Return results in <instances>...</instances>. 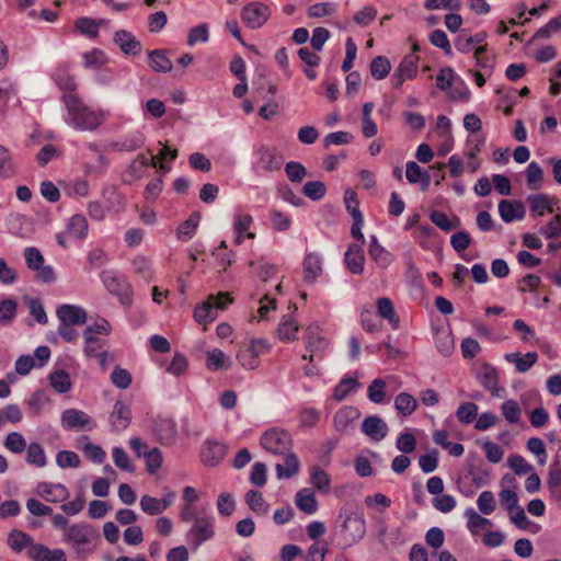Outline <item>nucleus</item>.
<instances>
[{
    "label": "nucleus",
    "mask_w": 561,
    "mask_h": 561,
    "mask_svg": "<svg viewBox=\"0 0 561 561\" xmlns=\"http://www.w3.org/2000/svg\"><path fill=\"white\" fill-rule=\"evenodd\" d=\"M62 102L68 114L67 122L79 130H94L104 121L103 113L91 110L76 94H64Z\"/></svg>",
    "instance_id": "f257e3e1"
},
{
    "label": "nucleus",
    "mask_w": 561,
    "mask_h": 561,
    "mask_svg": "<svg viewBox=\"0 0 561 561\" xmlns=\"http://www.w3.org/2000/svg\"><path fill=\"white\" fill-rule=\"evenodd\" d=\"M98 538V531L91 525L84 523L70 525L64 534L65 541L72 547L76 554L82 558L94 551L93 541Z\"/></svg>",
    "instance_id": "f03ea898"
},
{
    "label": "nucleus",
    "mask_w": 561,
    "mask_h": 561,
    "mask_svg": "<svg viewBox=\"0 0 561 561\" xmlns=\"http://www.w3.org/2000/svg\"><path fill=\"white\" fill-rule=\"evenodd\" d=\"M232 301L233 298L229 293L220 291L216 295H209L205 301L195 308L194 319L202 324L210 323L217 318L218 312L225 310Z\"/></svg>",
    "instance_id": "7ed1b4c3"
},
{
    "label": "nucleus",
    "mask_w": 561,
    "mask_h": 561,
    "mask_svg": "<svg viewBox=\"0 0 561 561\" xmlns=\"http://www.w3.org/2000/svg\"><path fill=\"white\" fill-rule=\"evenodd\" d=\"M260 444L271 454L286 455L291 450L293 439L285 430L273 427L262 434Z\"/></svg>",
    "instance_id": "20e7f679"
},
{
    "label": "nucleus",
    "mask_w": 561,
    "mask_h": 561,
    "mask_svg": "<svg viewBox=\"0 0 561 561\" xmlns=\"http://www.w3.org/2000/svg\"><path fill=\"white\" fill-rule=\"evenodd\" d=\"M366 534V522L360 513L348 514L341 528L340 537L345 546L351 547L360 541Z\"/></svg>",
    "instance_id": "39448f33"
},
{
    "label": "nucleus",
    "mask_w": 561,
    "mask_h": 561,
    "mask_svg": "<svg viewBox=\"0 0 561 561\" xmlns=\"http://www.w3.org/2000/svg\"><path fill=\"white\" fill-rule=\"evenodd\" d=\"M215 536V518L213 516L195 517L186 534L187 543L197 549L203 542Z\"/></svg>",
    "instance_id": "423d86ee"
},
{
    "label": "nucleus",
    "mask_w": 561,
    "mask_h": 561,
    "mask_svg": "<svg viewBox=\"0 0 561 561\" xmlns=\"http://www.w3.org/2000/svg\"><path fill=\"white\" fill-rule=\"evenodd\" d=\"M268 346L264 340H252L240 346L237 359L247 369H255L260 365V355L265 353Z\"/></svg>",
    "instance_id": "0eeeda50"
},
{
    "label": "nucleus",
    "mask_w": 561,
    "mask_h": 561,
    "mask_svg": "<svg viewBox=\"0 0 561 561\" xmlns=\"http://www.w3.org/2000/svg\"><path fill=\"white\" fill-rule=\"evenodd\" d=\"M254 156L256 168L270 173L279 171L284 162V157L279 150L266 145H261L255 150Z\"/></svg>",
    "instance_id": "6e6552de"
},
{
    "label": "nucleus",
    "mask_w": 561,
    "mask_h": 561,
    "mask_svg": "<svg viewBox=\"0 0 561 561\" xmlns=\"http://www.w3.org/2000/svg\"><path fill=\"white\" fill-rule=\"evenodd\" d=\"M271 15V9L265 3L253 1L243 7L241 12L242 22L250 28H260Z\"/></svg>",
    "instance_id": "1a4fd4ad"
},
{
    "label": "nucleus",
    "mask_w": 561,
    "mask_h": 561,
    "mask_svg": "<svg viewBox=\"0 0 561 561\" xmlns=\"http://www.w3.org/2000/svg\"><path fill=\"white\" fill-rule=\"evenodd\" d=\"M61 425L66 430H87L95 427L94 421L83 411L68 409L61 414Z\"/></svg>",
    "instance_id": "9d476101"
},
{
    "label": "nucleus",
    "mask_w": 561,
    "mask_h": 561,
    "mask_svg": "<svg viewBox=\"0 0 561 561\" xmlns=\"http://www.w3.org/2000/svg\"><path fill=\"white\" fill-rule=\"evenodd\" d=\"M477 379L493 397H504L505 389L499 386V371L490 364L481 365Z\"/></svg>",
    "instance_id": "9b49d317"
},
{
    "label": "nucleus",
    "mask_w": 561,
    "mask_h": 561,
    "mask_svg": "<svg viewBox=\"0 0 561 561\" xmlns=\"http://www.w3.org/2000/svg\"><path fill=\"white\" fill-rule=\"evenodd\" d=\"M104 284L113 295L118 297L122 305L130 307L133 304V289L126 282H121L116 276L104 274Z\"/></svg>",
    "instance_id": "f8f14e48"
},
{
    "label": "nucleus",
    "mask_w": 561,
    "mask_h": 561,
    "mask_svg": "<svg viewBox=\"0 0 561 561\" xmlns=\"http://www.w3.org/2000/svg\"><path fill=\"white\" fill-rule=\"evenodd\" d=\"M226 446L214 439L206 440L201 449V460L205 466L215 467L225 458Z\"/></svg>",
    "instance_id": "ddd939ff"
},
{
    "label": "nucleus",
    "mask_w": 561,
    "mask_h": 561,
    "mask_svg": "<svg viewBox=\"0 0 561 561\" xmlns=\"http://www.w3.org/2000/svg\"><path fill=\"white\" fill-rule=\"evenodd\" d=\"M360 412L355 407H343L333 416L334 428L340 433H348L353 430L354 422L358 420Z\"/></svg>",
    "instance_id": "4468645a"
},
{
    "label": "nucleus",
    "mask_w": 561,
    "mask_h": 561,
    "mask_svg": "<svg viewBox=\"0 0 561 561\" xmlns=\"http://www.w3.org/2000/svg\"><path fill=\"white\" fill-rule=\"evenodd\" d=\"M36 493L45 501L51 503L64 502L69 496V491L60 483L39 482L36 486Z\"/></svg>",
    "instance_id": "2eb2a0df"
},
{
    "label": "nucleus",
    "mask_w": 561,
    "mask_h": 561,
    "mask_svg": "<svg viewBox=\"0 0 561 561\" xmlns=\"http://www.w3.org/2000/svg\"><path fill=\"white\" fill-rule=\"evenodd\" d=\"M388 431L387 423L377 415L367 416L362 423V432L375 442L382 440L387 436Z\"/></svg>",
    "instance_id": "dca6fc26"
},
{
    "label": "nucleus",
    "mask_w": 561,
    "mask_h": 561,
    "mask_svg": "<svg viewBox=\"0 0 561 561\" xmlns=\"http://www.w3.org/2000/svg\"><path fill=\"white\" fill-rule=\"evenodd\" d=\"M56 314L60 323L66 324H84L87 321V311L79 306L75 305H61Z\"/></svg>",
    "instance_id": "f3484780"
},
{
    "label": "nucleus",
    "mask_w": 561,
    "mask_h": 561,
    "mask_svg": "<svg viewBox=\"0 0 561 561\" xmlns=\"http://www.w3.org/2000/svg\"><path fill=\"white\" fill-rule=\"evenodd\" d=\"M329 343L325 337L318 334L317 329L308 328L306 333V347L310 355H304L302 359L313 360L314 356H322Z\"/></svg>",
    "instance_id": "a211bd4d"
},
{
    "label": "nucleus",
    "mask_w": 561,
    "mask_h": 561,
    "mask_svg": "<svg viewBox=\"0 0 561 561\" xmlns=\"http://www.w3.org/2000/svg\"><path fill=\"white\" fill-rule=\"evenodd\" d=\"M499 214L504 222H512L524 219L526 210L520 201L502 199L499 203Z\"/></svg>",
    "instance_id": "6ab92c4d"
},
{
    "label": "nucleus",
    "mask_w": 561,
    "mask_h": 561,
    "mask_svg": "<svg viewBox=\"0 0 561 561\" xmlns=\"http://www.w3.org/2000/svg\"><path fill=\"white\" fill-rule=\"evenodd\" d=\"M154 434L159 442L164 445H171L178 435L176 424L168 417H159L154 421Z\"/></svg>",
    "instance_id": "aec40b11"
},
{
    "label": "nucleus",
    "mask_w": 561,
    "mask_h": 561,
    "mask_svg": "<svg viewBox=\"0 0 561 561\" xmlns=\"http://www.w3.org/2000/svg\"><path fill=\"white\" fill-rule=\"evenodd\" d=\"M27 556L33 561H67L66 552L62 549H49L39 543L27 549Z\"/></svg>",
    "instance_id": "412c9836"
},
{
    "label": "nucleus",
    "mask_w": 561,
    "mask_h": 561,
    "mask_svg": "<svg viewBox=\"0 0 561 561\" xmlns=\"http://www.w3.org/2000/svg\"><path fill=\"white\" fill-rule=\"evenodd\" d=\"M131 420V411L127 404L116 401L110 415L112 427L116 432H122L129 425Z\"/></svg>",
    "instance_id": "4be33fe9"
},
{
    "label": "nucleus",
    "mask_w": 561,
    "mask_h": 561,
    "mask_svg": "<svg viewBox=\"0 0 561 561\" xmlns=\"http://www.w3.org/2000/svg\"><path fill=\"white\" fill-rule=\"evenodd\" d=\"M526 203L534 214L541 217L546 213H553V204H556V198L550 197L545 193L533 194L526 198Z\"/></svg>",
    "instance_id": "5701e85b"
},
{
    "label": "nucleus",
    "mask_w": 561,
    "mask_h": 561,
    "mask_svg": "<svg viewBox=\"0 0 561 561\" xmlns=\"http://www.w3.org/2000/svg\"><path fill=\"white\" fill-rule=\"evenodd\" d=\"M347 268L353 274H360L364 270V252L359 244H351L344 256Z\"/></svg>",
    "instance_id": "b1692460"
},
{
    "label": "nucleus",
    "mask_w": 561,
    "mask_h": 561,
    "mask_svg": "<svg viewBox=\"0 0 561 561\" xmlns=\"http://www.w3.org/2000/svg\"><path fill=\"white\" fill-rule=\"evenodd\" d=\"M114 41L124 54L133 56L140 54L141 45L131 33L118 31L115 33Z\"/></svg>",
    "instance_id": "393cba45"
},
{
    "label": "nucleus",
    "mask_w": 561,
    "mask_h": 561,
    "mask_svg": "<svg viewBox=\"0 0 561 561\" xmlns=\"http://www.w3.org/2000/svg\"><path fill=\"white\" fill-rule=\"evenodd\" d=\"M378 314L386 319L393 330H397L400 324V318L394 310L393 302L388 297H381L376 302Z\"/></svg>",
    "instance_id": "a878e982"
},
{
    "label": "nucleus",
    "mask_w": 561,
    "mask_h": 561,
    "mask_svg": "<svg viewBox=\"0 0 561 561\" xmlns=\"http://www.w3.org/2000/svg\"><path fill=\"white\" fill-rule=\"evenodd\" d=\"M322 272V260L316 253H308L304 261V279L313 283Z\"/></svg>",
    "instance_id": "bb28decb"
},
{
    "label": "nucleus",
    "mask_w": 561,
    "mask_h": 561,
    "mask_svg": "<svg viewBox=\"0 0 561 561\" xmlns=\"http://www.w3.org/2000/svg\"><path fill=\"white\" fill-rule=\"evenodd\" d=\"M296 506L306 514H314L318 510V502L314 493L310 489H301L295 497Z\"/></svg>",
    "instance_id": "cd10ccee"
},
{
    "label": "nucleus",
    "mask_w": 561,
    "mask_h": 561,
    "mask_svg": "<svg viewBox=\"0 0 561 561\" xmlns=\"http://www.w3.org/2000/svg\"><path fill=\"white\" fill-rule=\"evenodd\" d=\"M508 363H514L518 373L528 371L537 362L538 355L536 352H528L520 356L518 353H510L505 355Z\"/></svg>",
    "instance_id": "c85d7f7f"
},
{
    "label": "nucleus",
    "mask_w": 561,
    "mask_h": 561,
    "mask_svg": "<svg viewBox=\"0 0 561 561\" xmlns=\"http://www.w3.org/2000/svg\"><path fill=\"white\" fill-rule=\"evenodd\" d=\"M8 543L15 552H21L25 548L32 549V546H39L30 535L21 530H12L9 534Z\"/></svg>",
    "instance_id": "c756f323"
},
{
    "label": "nucleus",
    "mask_w": 561,
    "mask_h": 561,
    "mask_svg": "<svg viewBox=\"0 0 561 561\" xmlns=\"http://www.w3.org/2000/svg\"><path fill=\"white\" fill-rule=\"evenodd\" d=\"M368 253L382 268L387 267L392 261L391 254L379 244L378 239L375 236L370 237Z\"/></svg>",
    "instance_id": "7c9ffc66"
},
{
    "label": "nucleus",
    "mask_w": 561,
    "mask_h": 561,
    "mask_svg": "<svg viewBox=\"0 0 561 561\" xmlns=\"http://www.w3.org/2000/svg\"><path fill=\"white\" fill-rule=\"evenodd\" d=\"M467 517V527L472 535H479L485 527H491L492 523L490 519L479 515L473 508H467L465 512Z\"/></svg>",
    "instance_id": "2f4dec72"
},
{
    "label": "nucleus",
    "mask_w": 561,
    "mask_h": 561,
    "mask_svg": "<svg viewBox=\"0 0 561 561\" xmlns=\"http://www.w3.org/2000/svg\"><path fill=\"white\" fill-rule=\"evenodd\" d=\"M285 456L284 463L276 465V472L278 478H291L299 471L300 462L298 457L293 453H287Z\"/></svg>",
    "instance_id": "473e14b6"
},
{
    "label": "nucleus",
    "mask_w": 561,
    "mask_h": 561,
    "mask_svg": "<svg viewBox=\"0 0 561 561\" xmlns=\"http://www.w3.org/2000/svg\"><path fill=\"white\" fill-rule=\"evenodd\" d=\"M149 67L156 72H170L173 66L164 50L156 49L149 53Z\"/></svg>",
    "instance_id": "72a5a7b5"
},
{
    "label": "nucleus",
    "mask_w": 561,
    "mask_h": 561,
    "mask_svg": "<svg viewBox=\"0 0 561 561\" xmlns=\"http://www.w3.org/2000/svg\"><path fill=\"white\" fill-rule=\"evenodd\" d=\"M16 174V164L9 149L0 145V178L10 179Z\"/></svg>",
    "instance_id": "f704fd0d"
},
{
    "label": "nucleus",
    "mask_w": 561,
    "mask_h": 561,
    "mask_svg": "<svg viewBox=\"0 0 561 561\" xmlns=\"http://www.w3.org/2000/svg\"><path fill=\"white\" fill-rule=\"evenodd\" d=\"M206 367L210 370L229 369L231 363L229 358L219 348H214L207 353Z\"/></svg>",
    "instance_id": "c9c22d12"
},
{
    "label": "nucleus",
    "mask_w": 561,
    "mask_h": 561,
    "mask_svg": "<svg viewBox=\"0 0 561 561\" xmlns=\"http://www.w3.org/2000/svg\"><path fill=\"white\" fill-rule=\"evenodd\" d=\"M501 413L510 424H518L523 410L516 400L508 399L501 404Z\"/></svg>",
    "instance_id": "e433bc0d"
},
{
    "label": "nucleus",
    "mask_w": 561,
    "mask_h": 561,
    "mask_svg": "<svg viewBox=\"0 0 561 561\" xmlns=\"http://www.w3.org/2000/svg\"><path fill=\"white\" fill-rule=\"evenodd\" d=\"M526 182L527 187L531 191H538L542 186L543 171L535 161L530 162L526 169Z\"/></svg>",
    "instance_id": "4c0bfd02"
},
{
    "label": "nucleus",
    "mask_w": 561,
    "mask_h": 561,
    "mask_svg": "<svg viewBox=\"0 0 561 561\" xmlns=\"http://www.w3.org/2000/svg\"><path fill=\"white\" fill-rule=\"evenodd\" d=\"M396 410L403 416L411 415L417 408V401L413 396L401 392L394 399Z\"/></svg>",
    "instance_id": "58836bf2"
},
{
    "label": "nucleus",
    "mask_w": 561,
    "mask_h": 561,
    "mask_svg": "<svg viewBox=\"0 0 561 561\" xmlns=\"http://www.w3.org/2000/svg\"><path fill=\"white\" fill-rule=\"evenodd\" d=\"M298 324L289 316H284L280 323L278 324V336L284 342H290L296 339L298 332Z\"/></svg>",
    "instance_id": "ea45409f"
},
{
    "label": "nucleus",
    "mask_w": 561,
    "mask_h": 561,
    "mask_svg": "<svg viewBox=\"0 0 561 561\" xmlns=\"http://www.w3.org/2000/svg\"><path fill=\"white\" fill-rule=\"evenodd\" d=\"M391 70V64L387 57L377 56L370 62V75L376 80L385 79Z\"/></svg>",
    "instance_id": "a19ab883"
},
{
    "label": "nucleus",
    "mask_w": 561,
    "mask_h": 561,
    "mask_svg": "<svg viewBox=\"0 0 561 561\" xmlns=\"http://www.w3.org/2000/svg\"><path fill=\"white\" fill-rule=\"evenodd\" d=\"M245 501L249 507L259 515H264L268 512V504L259 491L250 490L245 494Z\"/></svg>",
    "instance_id": "79ce46f5"
},
{
    "label": "nucleus",
    "mask_w": 561,
    "mask_h": 561,
    "mask_svg": "<svg viewBox=\"0 0 561 561\" xmlns=\"http://www.w3.org/2000/svg\"><path fill=\"white\" fill-rule=\"evenodd\" d=\"M68 232L78 238L83 239L88 233V221L82 215H73L67 225Z\"/></svg>",
    "instance_id": "37998d69"
},
{
    "label": "nucleus",
    "mask_w": 561,
    "mask_h": 561,
    "mask_svg": "<svg viewBox=\"0 0 561 561\" xmlns=\"http://www.w3.org/2000/svg\"><path fill=\"white\" fill-rule=\"evenodd\" d=\"M486 37L484 32L474 34L473 36H458L455 42V47L461 53H469L473 49L474 45L481 44Z\"/></svg>",
    "instance_id": "c03bdc74"
},
{
    "label": "nucleus",
    "mask_w": 561,
    "mask_h": 561,
    "mask_svg": "<svg viewBox=\"0 0 561 561\" xmlns=\"http://www.w3.org/2000/svg\"><path fill=\"white\" fill-rule=\"evenodd\" d=\"M310 482L321 492H328L330 489V476L320 467L313 466L310 469Z\"/></svg>",
    "instance_id": "a18cd8bd"
},
{
    "label": "nucleus",
    "mask_w": 561,
    "mask_h": 561,
    "mask_svg": "<svg viewBox=\"0 0 561 561\" xmlns=\"http://www.w3.org/2000/svg\"><path fill=\"white\" fill-rule=\"evenodd\" d=\"M199 215L198 214H193L190 216L188 219H186L184 222H182L178 229H176V236L180 240H187V239H191L194 233H195V230L197 229L198 227V224H199Z\"/></svg>",
    "instance_id": "49530a36"
},
{
    "label": "nucleus",
    "mask_w": 561,
    "mask_h": 561,
    "mask_svg": "<svg viewBox=\"0 0 561 561\" xmlns=\"http://www.w3.org/2000/svg\"><path fill=\"white\" fill-rule=\"evenodd\" d=\"M26 460L30 465L43 468L47 463L46 455L43 447L37 443H31L27 446Z\"/></svg>",
    "instance_id": "de8ad7c7"
},
{
    "label": "nucleus",
    "mask_w": 561,
    "mask_h": 561,
    "mask_svg": "<svg viewBox=\"0 0 561 561\" xmlns=\"http://www.w3.org/2000/svg\"><path fill=\"white\" fill-rule=\"evenodd\" d=\"M51 387L59 393L70 390L71 381L69 375L65 370H56L49 376Z\"/></svg>",
    "instance_id": "09e8293b"
},
{
    "label": "nucleus",
    "mask_w": 561,
    "mask_h": 561,
    "mask_svg": "<svg viewBox=\"0 0 561 561\" xmlns=\"http://www.w3.org/2000/svg\"><path fill=\"white\" fill-rule=\"evenodd\" d=\"M417 56L408 55L402 59V61L400 62L396 70L403 77H405L408 80L413 79L417 73Z\"/></svg>",
    "instance_id": "8fccbe9b"
},
{
    "label": "nucleus",
    "mask_w": 561,
    "mask_h": 561,
    "mask_svg": "<svg viewBox=\"0 0 561 561\" xmlns=\"http://www.w3.org/2000/svg\"><path fill=\"white\" fill-rule=\"evenodd\" d=\"M134 272L146 280H150L152 278L153 272L151 268V264L149 260L144 255H137L134 257L133 262Z\"/></svg>",
    "instance_id": "3c124183"
},
{
    "label": "nucleus",
    "mask_w": 561,
    "mask_h": 561,
    "mask_svg": "<svg viewBox=\"0 0 561 561\" xmlns=\"http://www.w3.org/2000/svg\"><path fill=\"white\" fill-rule=\"evenodd\" d=\"M431 221L440 228L444 231H450L457 227H459L460 220L455 218V222H453L448 216L439 210H434L430 215Z\"/></svg>",
    "instance_id": "603ef678"
},
{
    "label": "nucleus",
    "mask_w": 561,
    "mask_h": 561,
    "mask_svg": "<svg viewBox=\"0 0 561 561\" xmlns=\"http://www.w3.org/2000/svg\"><path fill=\"white\" fill-rule=\"evenodd\" d=\"M478 415V405L473 402L461 403L456 412L459 422L463 424L471 423Z\"/></svg>",
    "instance_id": "864d4df0"
},
{
    "label": "nucleus",
    "mask_w": 561,
    "mask_h": 561,
    "mask_svg": "<svg viewBox=\"0 0 561 561\" xmlns=\"http://www.w3.org/2000/svg\"><path fill=\"white\" fill-rule=\"evenodd\" d=\"M110 378L112 383L119 389H127L133 380L130 373L121 366H115Z\"/></svg>",
    "instance_id": "5fc2aeb1"
},
{
    "label": "nucleus",
    "mask_w": 561,
    "mask_h": 561,
    "mask_svg": "<svg viewBox=\"0 0 561 561\" xmlns=\"http://www.w3.org/2000/svg\"><path fill=\"white\" fill-rule=\"evenodd\" d=\"M327 192V187L321 181H310L307 182L302 187V193L305 196L312 201L321 199Z\"/></svg>",
    "instance_id": "6e6d98bb"
},
{
    "label": "nucleus",
    "mask_w": 561,
    "mask_h": 561,
    "mask_svg": "<svg viewBox=\"0 0 561 561\" xmlns=\"http://www.w3.org/2000/svg\"><path fill=\"white\" fill-rule=\"evenodd\" d=\"M25 304L30 310V313L35 318L38 323L46 324L47 316L44 310L43 304L38 298L26 297Z\"/></svg>",
    "instance_id": "4d7b16f0"
},
{
    "label": "nucleus",
    "mask_w": 561,
    "mask_h": 561,
    "mask_svg": "<svg viewBox=\"0 0 561 561\" xmlns=\"http://www.w3.org/2000/svg\"><path fill=\"white\" fill-rule=\"evenodd\" d=\"M477 505L482 514H492L496 506L494 494L491 491L481 492L478 496Z\"/></svg>",
    "instance_id": "13d9d810"
},
{
    "label": "nucleus",
    "mask_w": 561,
    "mask_h": 561,
    "mask_svg": "<svg viewBox=\"0 0 561 561\" xmlns=\"http://www.w3.org/2000/svg\"><path fill=\"white\" fill-rule=\"evenodd\" d=\"M18 302L14 299H4L0 302V321L9 324L15 317Z\"/></svg>",
    "instance_id": "bf43d9fd"
},
{
    "label": "nucleus",
    "mask_w": 561,
    "mask_h": 561,
    "mask_svg": "<svg viewBox=\"0 0 561 561\" xmlns=\"http://www.w3.org/2000/svg\"><path fill=\"white\" fill-rule=\"evenodd\" d=\"M285 172L290 182L300 183L307 175L306 168L296 161H290L285 165Z\"/></svg>",
    "instance_id": "052dcab7"
},
{
    "label": "nucleus",
    "mask_w": 561,
    "mask_h": 561,
    "mask_svg": "<svg viewBox=\"0 0 561 561\" xmlns=\"http://www.w3.org/2000/svg\"><path fill=\"white\" fill-rule=\"evenodd\" d=\"M209 38V32L207 24H199L192 27L187 35L188 46H194L197 43H206Z\"/></svg>",
    "instance_id": "680f3d73"
},
{
    "label": "nucleus",
    "mask_w": 561,
    "mask_h": 561,
    "mask_svg": "<svg viewBox=\"0 0 561 561\" xmlns=\"http://www.w3.org/2000/svg\"><path fill=\"white\" fill-rule=\"evenodd\" d=\"M539 233L547 239H557L561 237V213L557 214L546 227L539 229Z\"/></svg>",
    "instance_id": "e2e57ef3"
},
{
    "label": "nucleus",
    "mask_w": 561,
    "mask_h": 561,
    "mask_svg": "<svg viewBox=\"0 0 561 561\" xmlns=\"http://www.w3.org/2000/svg\"><path fill=\"white\" fill-rule=\"evenodd\" d=\"M508 466L518 476L522 474H528L534 470V467L527 462V460L519 456V455H513L507 460Z\"/></svg>",
    "instance_id": "0e129e2a"
},
{
    "label": "nucleus",
    "mask_w": 561,
    "mask_h": 561,
    "mask_svg": "<svg viewBox=\"0 0 561 561\" xmlns=\"http://www.w3.org/2000/svg\"><path fill=\"white\" fill-rule=\"evenodd\" d=\"M56 462L60 468H77L80 465V458L75 451L61 450L56 455Z\"/></svg>",
    "instance_id": "69168bd1"
},
{
    "label": "nucleus",
    "mask_w": 561,
    "mask_h": 561,
    "mask_svg": "<svg viewBox=\"0 0 561 561\" xmlns=\"http://www.w3.org/2000/svg\"><path fill=\"white\" fill-rule=\"evenodd\" d=\"M144 457L146 459V468L149 473L153 474L161 468L162 455L157 447L152 448L148 453H145Z\"/></svg>",
    "instance_id": "338daca9"
},
{
    "label": "nucleus",
    "mask_w": 561,
    "mask_h": 561,
    "mask_svg": "<svg viewBox=\"0 0 561 561\" xmlns=\"http://www.w3.org/2000/svg\"><path fill=\"white\" fill-rule=\"evenodd\" d=\"M548 486L550 492L557 496L561 497V468L558 466H553L550 468L549 478H548Z\"/></svg>",
    "instance_id": "774afa93"
}]
</instances>
